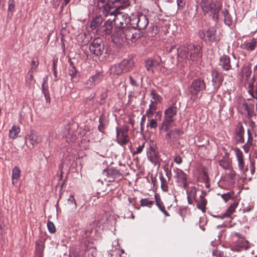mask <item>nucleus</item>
Here are the masks:
<instances>
[{"label":"nucleus","instance_id":"obj_7","mask_svg":"<svg viewBox=\"0 0 257 257\" xmlns=\"http://www.w3.org/2000/svg\"><path fill=\"white\" fill-rule=\"evenodd\" d=\"M200 36L204 39L205 41L210 43H218L220 40V37L217 34L216 28L211 27L206 31L200 32Z\"/></svg>","mask_w":257,"mask_h":257},{"label":"nucleus","instance_id":"obj_23","mask_svg":"<svg viewBox=\"0 0 257 257\" xmlns=\"http://www.w3.org/2000/svg\"><path fill=\"white\" fill-rule=\"evenodd\" d=\"M242 46L243 48L246 51H253L257 46V38H253L249 41L245 42Z\"/></svg>","mask_w":257,"mask_h":257},{"label":"nucleus","instance_id":"obj_60","mask_svg":"<svg viewBox=\"0 0 257 257\" xmlns=\"http://www.w3.org/2000/svg\"><path fill=\"white\" fill-rule=\"evenodd\" d=\"M155 118L156 119V120H160L162 118V114L161 111H158L157 112H155Z\"/></svg>","mask_w":257,"mask_h":257},{"label":"nucleus","instance_id":"obj_52","mask_svg":"<svg viewBox=\"0 0 257 257\" xmlns=\"http://www.w3.org/2000/svg\"><path fill=\"white\" fill-rule=\"evenodd\" d=\"M8 11L13 12L15 9V2L14 0H9L8 1Z\"/></svg>","mask_w":257,"mask_h":257},{"label":"nucleus","instance_id":"obj_15","mask_svg":"<svg viewBox=\"0 0 257 257\" xmlns=\"http://www.w3.org/2000/svg\"><path fill=\"white\" fill-rule=\"evenodd\" d=\"M241 76L242 78V81L245 85H248V87L250 88H252L253 86V81L247 83L248 79L250 77L251 73V68L248 66L244 65L241 68Z\"/></svg>","mask_w":257,"mask_h":257},{"label":"nucleus","instance_id":"obj_20","mask_svg":"<svg viewBox=\"0 0 257 257\" xmlns=\"http://www.w3.org/2000/svg\"><path fill=\"white\" fill-rule=\"evenodd\" d=\"M120 63L123 73L131 71L134 66L135 62L132 59H124Z\"/></svg>","mask_w":257,"mask_h":257},{"label":"nucleus","instance_id":"obj_56","mask_svg":"<svg viewBox=\"0 0 257 257\" xmlns=\"http://www.w3.org/2000/svg\"><path fill=\"white\" fill-rule=\"evenodd\" d=\"M108 124V123H102L99 122V124L98 127V129L99 132L101 133L104 132V130L105 129V126Z\"/></svg>","mask_w":257,"mask_h":257},{"label":"nucleus","instance_id":"obj_31","mask_svg":"<svg viewBox=\"0 0 257 257\" xmlns=\"http://www.w3.org/2000/svg\"><path fill=\"white\" fill-rule=\"evenodd\" d=\"M118 174V171L114 169H105L103 171V175L107 178H110L114 179L115 176Z\"/></svg>","mask_w":257,"mask_h":257},{"label":"nucleus","instance_id":"obj_11","mask_svg":"<svg viewBox=\"0 0 257 257\" xmlns=\"http://www.w3.org/2000/svg\"><path fill=\"white\" fill-rule=\"evenodd\" d=\"M114 2L111 0H98L97 7L105 16L110 15L111 9L113 8Z\"/></svg>","mask_w":257,"mask_h":257},{"label":"nucleus","instance_id":"obj_46","mask_svg":"<svg viewBox=\"0 0 257 257\" xmlns=\"http://www.w3.org/2000/svg\"><path fill=\"white\" fill-rule=\"evenodd\" d=\"M70 130H72V127H70L69 129V131H70ZM77 137V133L75 132H73L72 134L70 133V132H69L68 133L67 135V138L69 139L70 142H74L75 141Z\"/></svg>","mask_w":257,"mask_h":257},{"label":"nucleus","instance_id":"obj_37","mask_svg":"<svg viewBox=\"0 0 257 257\" xmlns=\"http://www.w3.org/2000/svg\"><path fill=\"white\" fill-rule=\"evenodd\" d=\"M20 128L16 125H13L9 131V137L10 138L15 139L18 137V135L20 132Z\"/></svg>","mask_w":257,"mask_h":257},{"label":"nucleus","instance_id":"obj_26","mask_svg":"<svg viewBox=\"0 0 257 257\" xmlns=\"http://www.w3.org/2000/svg\"><path fill=\"white\" fill-rule=\"evenodd\" d=\"M109 73L111 75L117 76L123 73L120 63L111 65L109 69Z\"/></svg>","mask_w":257,"mask_h":257},{"label":"nucleus","instance_id":"obj_5","mask_svg":"<svg viewBox=\"0 0 257 257\" xmlns=\"http://www.w3.org/2000/svg\"><path fill=\"white\" fill-rule=\"evenodd\" d=\"M178 109L176 106L172 105L164 111V118L162 123L161 129L164 128L165 131L170 128L174 120L173 117L177 114Z\"/></svg>","mask_w":257,"mask_h":257},{"label":"nucleus","instance_id":"obj_4","mask_svg":"<svg viewBox=\"0 0 257 257\" xmlns=\"http://www.w3.org/2000/svg\"><path fill=\"white\" fill-rule=\"evenodd\" d=\"M118 8L110 13V16L114 19L116 24L115 27L123 28L130 25L131 26L132 19L128 17V15L122 12H120L119 9L123 8V6H118Z\"/></svg>","mask_w":257,"mask_h":257},{"label":"nucleus","instance_id":"obj_39","mask_svg":"<svg viewBox=\"0 0 257 257\" xmlns=\"http://www.w3.org/2000/svg\"><path fill=\"white\" fill-rule=\"evenodd\" d=\"M78 71L74 65L72 61L70 62V66L68 69L69 75L71 77V78H74L77 74Z\"/></svg>","mask_w":257,"mask_h":257},{"label":"nucleus","instance_id":"obj_8","mask_svg":"<svg viewBox=\"0 0 257 257\" xmlns=\"http://www.w3.org/2000/svg\"><path fill=\"white\" fill-rule=\"evenodd\" d=\"M149 24V21L146 15H138L132 18L131 26L140 30L144 29Z\"/></svg>","mask_w":257,"mask_h":257},{"label":"nucleus","instance_id":"obj_44","mask_svg":"<svg viewBox=\"0 0 257 257\" xmlns=\"http://www.w3.org/2000/svg\"><path fill=\"white\" fill-rule=\"evenodd\" d=\"M178 47H177V46L176 45H172L170 46H167L166 48V51L167 53H176L177 55V49L178 48Z\"/></svg>","mask_w":257,"mask_h":257},{"label":"nucleus","instance_id":"obj_35","mask_svg":"<svg viewBox=\"0 0 257 257\" xmlns=\"http://www.w3.org/2000/svg\"><path fill=\"white\" fill-rule=\"evenodd\" d=\"M103 19L101 16L96 17L90 23V28L94 30L98 27L102 23Z\"/></svg>","mask_w":257,"mask_h":257},{"label":"nucleus","instance_id":"obj_16","mask_svg":"<svg viewBox=\"0 0 257 257\" xmlns=\"http://www.w3.org/2000/svg\"><path fill=\"white\" fill-rule=\"evenodd\" d=\"M183 133L184 132L182 130L175 128L167 132L165 136V139L168 143H171L182 136Z\"/></svg>","mask_w":257,"mask_h":257},{"label":"nucleus","instance_id":"obj_62","mask_svg":"<svg viewBox=\"0 0 257 257\" xmlns=\"http://www.w3.org/2000/svg\"><path fill=\"white\" fill-rule=\"evenodd\" d=\"M177 4L179 7L183 8L185 5V0H177Z\"/></svg>","mask_w":257,"mask_h":257},{"label":"nucleus","instance_id":"obj_1","mask_svg":"<svg viewBox=\"0 0 257 257\" xmlns=\"http://www.w3.org/2000/svg\"><path fill=\"white\" fill-rule=\"evenodd\" d=\"M139 37L140 35L137 32L136 27H133L130 25L123 28L115 27L111 36L112 41L118 45L121 44L124 39L134 42Z\"/></svg>","mask_w":257,"mask_h":257},{"label":"nucleus","instance_id":"obj_34","mask_svg":"<svg viewBox=\"0 0 257 257\" xmlns=\"http://www.w3.org/2000/svg\"><path fill=\"white\" fill-rule=\"evenodd\" d=\"M150 97L152 99L151 102H153L154 104H157L158 103H161L162 101L163 98L156 92L155 90H152L150 94Z\"/></svg>","mask_w":257,"mask_h":257},{"label":"nucleus","instance_id":"obj_2","mask_svg":"<svg viewBox=\"0 0 257 257\" xmlns=\"http://www.w3.org/2000/svg\"><path fill=\"white\" fill-rule=\"evenodd\" d=\"M177 56L179 61L189 60L197 62L202 56L201 48L192 44L180 45L177 49Z\"/></svg>","mask_w":257,"mask_h":257},{"label":"nucleus","instance_id":"obj_21","mask_svg":"<svg viewBox=\"0 0 257 257\" xmlns=\"http://www.w3.org/2000/svg\"><path fill=\"white\" fill-rule=\"evenodd\" d=\"M236 156L238 161V167L241 172L245 173L248 168L247 166H245L243 160L242 153L239 150H236Z\"/></svg>","mask_w":257,"mask_h":257},{"label":"nucleus","instance_id":"obj_18","mask_svg":"<svg viewBox=\"0 0 257 257\" xmlns=\"http://www.w3.org/2000/svg\"><path fill=\"white\" fill-rule=\"evenodd\" d=\"M156 148V147L153 143L152 145H150V149L147 151V157L149 160L155 165L159 162L158 152Z\"/></svg>","mask_w":257,"mask_h":257},{"label":"nucleus","instance_id":"obj_43","mask_svg":"<svg viewBox=\"0 0 257 257\" xmlns=\"http://www.w3.org/2000/svg\"><path fill=\"white\" fill-rule=\"evenodd\" d=\"M141 205L142 206H149L150 207L154 204V201H150L148 199H142L141 200Z\"/></svg>","mask_w":257,"mask_h":257},{"label":"nucleus","instance_id":"obj_14","mask_svg":"<svg viewBox=\"0 0 257 257\" xmlns=\"http://www.w3.org/2000/svg\"><path fill=\"white\" fill-rule=\"evenodd\" d=\"M250 247V243L245 239L236 240L231 245V249L234 251L239 252L243 250H247Z\"/></svg>","mask_w":257,"mask_h":257},{"label":"nucleus","instance_id":"obj_64","mask_svg":"<svg viewBox=\"0 0 257 257\" xmlns=\"http://www.w3.org/2000/svg\"><path fill=\"white\" fill-rule=\"evenodd\" d=\"M212 253L213 255L215 257H220V252L217 249L214 250Z\"/></svg>","mask_w":257,"mask_h":257},{"label":"nucleus","instance_id":"obj_36","mask_svg":"<svg viewBox=\"0 0 257 257\" xmlns=\"http://www.w3.org/2000/svg\"><path fill=\"white\" fill-rule=\"evenodd\" d=\"M253 76L252 77L251 80L253 81L256 80L255 89L253 92L251 93L252 97L257 99V64L253 68Z\"/></svg>","mask_w":257,"mask_h":257},{"label":"nucleus","instance_id":"obj_33","mask_svg":"<svg viewBox=\"0 0 257 257\" xmlns=\"http://www.w3.org/2000/svg\"><path fill=\"white\" fill-rule=\"evenodd\" d=\"M207 201L204 196L201 195L199 198V200L197 202V207L200 209L202 212H206V206Z\"/></svg>","mask_w":257,"mask_h":257},{"label":"nucleus","instance_id":"obj_3","mask_svg":"<svg viewBox=\"0 0 257 257\" xmlns=\"http://www.w3.org/2000/svg\"><path fill=\"white\" fill-rule=\"evenodd\" d=\"M200 6L205 15L217 18L222 5L216 0H201Z\"/></svg>","mask_w":257,"mask_h":257},{"label":"nucleus","instance_id":"obj_53","mask_svg":"<svg viewBox=\"0 0 257 257\" xmlns=\"http://www.w3.org/2000/svg\"><path fill=\"white\" fill-rule=\"evenodd\" d=\"M44 245L43 244H37L36 251L37 253L41 256L43 254Z\"/></svg>","mask_w":257,"mask_h":257},{"label":"nucleus","instance_id":"obj_49","mask_svg":"<svg viewBox=\"0 0 257 257\" xmlns=\"http://www.w3.org/2000/svg\"><path fill=\"white\" fill-rule=\"evenodd\" d=\"M233 193L228 192L227 193L223 194L221 195V197L222 199L225 201V202L228 201L230 199L233 197Z\"/></svg>","mask_w":257,"mask_h":257},{"label":"nucleus","instance_id":"obj_50","mask_svg":"<svg viewBox=\"0 0 257 257\" xmlns=\"http://www.w3.org/2000/svg\"><path fill=\"white\" fill-rule=\"evenodd\" d=\"M47 227L49 231L51 233H55L56 232V228L54 223L51 221H48L47 223Z\"/></svg>","mask_w":257,"mask_h":257},{"label":"nucleus","instance_id":"obj_32","mask_svg":"<svg viewBox=\"0 0 257 257\" xmlns=\"http://www.w3.org/2000/svg\"><path fill=\"white\" fill-rule=\"evenodd\" d=\"M157 109V104H154L153 102H150V103L149 105V108L147 110L146 112V115L148 118H150L153 116Z\"/></svg>","mask_w":257,"mask_h":257},{"label":"nucleus","instance_id":"obj_47","mask_svg":"<svg viewBox=\"0 0 257 257\" xmlns=\"http://www.w3.org/2000/svg\"><path fill=\"white\" fill-rule=\"evenodd\" d=\"M219 165L225 169H229L230 164L228 160H222L219 162Z\"/></svg>","mask_w":257,"mask_h":257},{"label":"nucleus","instance_id":"obj_17","mask_svg":"<svg viewBox=\"0 0 257 257\" xmlns=\"http://www.w3.org/2000/svg\"><path fill=\"white\" fill-rule=\"evenodd\" d=\"M103 75L100 72L96 73L91 76L86 82L85 85L88 88H93L96 85L101 82Z\"/></svg>","mask_w":257,"mask_h":257},{"label":"nucleus","instance_id":"obj_48","mask_svg":"<svg viewBox=\"0 0 257 257\" xmlns=\"http://www.w3.org/2000/svg\"><path fill=\"white\" fill-rule=\"evenodd\" d=\"M158 126L157 121L156 119H150L149 123L147 125V127H150L151 128H156Z\"/></svg>","mask_w":257,"mask_h":257},{"label":"nucleus","instance_id":"obj_58","mask_svg":"<svg viewBox=\"0 0 257 257\" xmlns=\"http://www.w3.org/2000/svg\"><path fill=\"white\" fill-rule=\"evenodd\" d=\"M145 146V144L143 143L142 145L139 146L137 148V150L135 151V152L134 153V154H138L141 153Z\"/></svg>","mask_w":257,"mask_h":257},{"label":"nucleus","instance_id":"obj_12","mask_svg":"<svg viewBox=\"0 0 257 257\" xmlns=\"http://www.w3.org/2000/svg\"><path fill=\"white\" fill-rule=\"evenodd\" d=\"M176 182L179 186L186 188L188 186V175L182 170L177 169L175 171Z\"/></svg>","mask_w":257,"mask_h":257},{"label":"nucleus","instance_id":"obj_29","mask_svg":"<svg viewBox=\"0 0 257 257\" xmlns=\"http://www.w3.org/2000/svg\"><path fill=\"white\" fill-rule=\"evenodd\" d=\"M159 64L160 62L157 60H148L146 62V67L148 71L154 73V68Z\"/></svg>","mask_w":257,"mask_h":257},{"label":"nucleus","instance_id":"obj_30","mask_svg":"<svg viewBox=\"0 0 257 257\" xmlns=\"http://www.w3.org/2000/svg\"><path fill=\"white\" fill-rule=\"evenodd\" d=\"M160 180L161 183V188L164 191H167L168 190V183L170 180V177L165 178L162 173L159 174Z\"/></svg>","mask_w":257,"mask_h":257},{"label":"nucleus","instance_id":"obj_59","mask_svg":"<svg viewBox=\"0 0 257 257\" xmlns=\"http://www.w3.org/2000/svg\"><path fill=\"white\" fill-rule=\"evenodd\" d=\"M163 168H164V171L166 172V175L167 177H171V170L169 169L168 166H164Z\"/></svg>","mask_w":257,"mask_h":257},{"label":"nucleus","instance_id":"obj_42","mask_svg":"<svg viewBox=\"0 0 257 257\" xmlns=\"http://www.w3.org/2000/svg\"><path fill=\"white\" fill-rule=\"evenodd\" d=\"M67 204L68 205H72V209H76L77 204L73 195H71L69 199L67 200Z\"/></svg>","mask_w":257,"mask_h":257},{"label":"nucleus","instance_id":"obj_51","mask_svg":"<svg viewBox=\"0 0 257 257\" xmlns=\"http://www.w3.org/2000/svg\"><path fill=\"white\" fill-rule=\"evenodd\" d=\"M236 173L234 171L232 170H229V172L226 173V176L231 180H233L235 178Z\"/></svg>","mask_w":257,"mask_h":257},{"label":"nucleus","instance_id":"obj_24","mask_svg":"<svg viewBox=\"0 0 257 257\" xmlns=\"http://www.w3.org/2000/svg\"><path fill=\"white\" fill-rule=\"evenodd\" d=\"M238 203L237 202H234L231 204L229 207L227 208L225 212L221 215H217L216 217L218 218H223L225 217H228L231 216V215L235 211V210L238 206Z\"/></svg>","mask_w":257,"mask_h":257},{"label":"nucleus","instance_id":"obj_40","mask_svg":"<svg viewBox=\"0 0 257 257\" xmlns=\"http://www.w3.org/2000/svg\"><path fill=\"white\" fill-rule=\"evenodd\" d=\"M223 14L225 24L228 26H230L232 24V20L228 12L225 10V11L223 12Z\"/></svg>","mask_w":257,"mask_h":257},{"label":"nucleus","instance_id":"obj_57","mask_svg":"<svg viewBox=\"0 0 257 257\" xmlns=\"http://www.w3.org/2000/svg\"><path fill=\"white\" fill-rule=\"evenodd\" d=\"M99 122L108 123L104 113L101 114L99 118Z\"/></svg>","mask_w":257,"mask_h":257},{"label":"nucleus","instance_id":"obj_38","mask_svg":"<svg viewBox=\"0 0 257 257\" xmlns=\"http://www.w3.org/2000/svg\"><path fill=\"white\" fill-rule=\"evenodd\" d=\"M48 76H46L43 79V82L42 84V90L45 96V97L47 100L48 99H50V95L48 89V85H46V82L48 80Z\"/></svg>","mask_w":257,"mask_h":257},{"label":"nucleus","instance_id":"obj_25","mask_svg":"<svg viewBox=\"0 0 257 257\" xmlns=\"http://www.w3.org/2000/svg\"><path fill=\"white\" fill-rule=\"evenodd\" d=\"M220 64L225 70L228 71L231 68L230 59L229 56L223 55L220 58Z\"/></svg>","mask_w":257,"mask_h":257},{"label":"nucleus","instance_id":"obj_22","mask_svg":"<svg viewBox=\"0 0 257 257\" xmlns=\"http://www.w3.org/2000/svg\"><path fill=\"white\" fill-rule=\"evenodd\" d=\"M212 82L214 86L213 90L216 91L222 83V80L218 77L219 73L216 70H213L211 72Z\"/></svg>","mask_w":257,"mask_h":257},{"label":"nucleus","instance_id":"obj_10","mask_svg":"<svg viewBox=\"0 0 257 257\" xmlns=\"http://www.w3.org/2000/svg\"><path fill=\"white\" fill-rule=\"evenodd\" d=\"M128 127L126 126L121 128L116 127V137L119 144L123 146L128 142Z\"/></svg>","mask_w":257,"mask_h":257},{"label":"nucleus","instance_id":"obj_55","mask_svg":"<svg viewBox=\"0 0 257 257\" xmlns=\"http://www.w3.org/2000/svg\"><path fill=\"white\" fill-rule=\"evenodd\" d=\"M174 161L177 164H181L182 163V158L179 155H177L174 158Z\"/></svg>","mask_w":257,"mask_h":257},{"label":"nucleus","instance_id":"obj_45","mask_svg":"<svg viewBox=\"0 0 257 257\" xmlns=\"http://www.w3.org/2000/svg\"><path fill=\"white\" fill-rule=\"evenodd\" d=\"M243 106L246 110L247 114L249 115H252L253 112V105L249 106L246 103L243 104Z\"/></svg>","mask_w":257,"mask_h":257},{"label":"nucleus","instance_id":"obj_54","mask_svg":"<svg viewBox=\"0 0 257 257\" xmlns=\"http://www.w3.org/2000/svg\"><path fill=\"white\" fill-rule=\"evenodd\" d=\"M124 218H132V219H134L135 218V216L134 215L132 212H131L130 210H125L124 213Z\"/></svg>","mask_w":257,"mask_h":257},{"label":"nucleus","instance_id":"obj_9","mask_svg":"<svg viewBox=\"0 0 257 257\" xmlns=\"http://www.w3.org/2000/svg\"><path fill=\"white\" fill-rule=\"evenodd\" d=\"M90 51L96 56L101 55L104 48L102 40L99 38H95L89 45Z\"/></svg>","mask_w":257,"mask_h":257},{"label":"nucleus","instance_id":"obj_63","mask_svg":"<svg viewBox=\"0 0 257 257\" xmlns=\"http://www.w3.org/2000/svg\"><path fill=\"white\" fill-rule=\"evenodd\" d=\"M38 65H39V62L37 60H32V63H31V65H32L31 67H34L36 69V68L38 67Z\"/></svg>","mask_w":257,"mask_h":257},{"label":"nucleus","instance_id":"obj_27","mask_svg":"<svg viewBox=\"0 0 257 257\" xmlns=\"http://www.w3.org/2000/svg\"><path fill=\"white\" fill-rule=\"evenodd\" d=\"M36 72L35 68L32 67L29 72H28L27 76L26 78V85L30 87L31 85L35 82V80L34 78V74Z\"/></svg>","mask_w":257,"mask_h":257},{"label":"nucleus","instance_id":"obj_6","mask_svg":"<svg viewBox=\"0 0 257 257\" xmlns=\"http://www.w3.org/2000/svg\"><path fill=\"white\" fill-rule=\"evenodd\" d=\"M205 88L206 84L204 80L200 78L194 79L189 87L191 100L193 101H195L198 97V94L205 90Z\"/></svg>","mask_w":257,"mask_h":257},{"label":"nucleus","instance_id":"obj_61","mask_svg":"<svg viewBox=\"0 0 257 257\" xmlns=\"http://www.w3.org/2000/svg\"><path fill=\"white\" fill-rule=\"evenodd\" d=\"M129 79L130 81L131 84L133 86H137V83L135 80H134L133 78V77L130 75L129 76Z\"/></svg>","mask_w":257,"mask_h":257},{"label":"nucleus","instance_id":"obj_13","mask_svg":"<svg viewBox=\"0 0 257 257\" xmlns=\"http://www.w3.org/2000/svg\"><path fill=\"white\" fill-rule=\"evenodd\" d=\"M114 19L112 18L108 19L104 24L103 26L101 27L98 30V32L100 35L106 36L112 34L113 29Z\"/></svg>","mask_w":257,"mask_h":257},{"label":"nucleus","instance_id":"obj_19","mask_svg":"<svg viewBox=\"0 0 257 257\" xmlns=\"http://www.w3.org/2000/svg\"><path fill=\"white\" fill-rule=\"evenodd\" d=\"M26 142L30 143L33 147L41 142L42 137L32 131L25 137Z\"/></svg>","mask_w":257,"mask_h":257},{"label":"nucleus","instance_id":"obj_28","mask_svg":"<svg viewBox=\"0 0 257 257\" xmlns=\"http://www.w3.org/2000/svg\"><path fill=\"white\" fill-rule=\"evenodd\" d=\"M21 170L18 167H15L12 170V184L15 185L20 177Z\"/></svg>","mask_w":257,"mask_h":257},{"label":"nucleus","instance_id":"obj_41","mask_svg":"<svg viewBox=\"0 0 257 257\" xmlns=\"http://www.w3.org/2000/svg\"><path fill=\"white\" fill-rule=\"evenodd\" d=\"M156 205L159 208V209L165 214L166 216H169L170 214L166 210L165 207L164 206L163 203L161 202L160 200H156Z\"/></svg>","mask_w":257,"mask_h":257}]
</instances>
